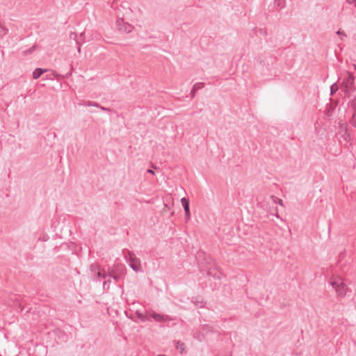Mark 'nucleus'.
<instances>
[{
    "label": "nucleus",
    "mask_w": 356,
    "mask_h": 356,
    "mask_svg": "<svg viewBox=\"0 0 356 356\" xmlns=\"http://www.w3.org/2000/svg\"><path fill=\"white\" fill-rule=\"evenodd\" d=\"M203 254V252H200L198 254L197 257V262L198 265L200 266V268L202 271L206 270L207 271V275L213 277L215 279L220 280L221 279L222 276V273L218 270L217 268L215 261L209 257L206 258L207 264H208V267L206 268H204V266L202 265L200 258L201 257V254Z\"/></svg>",
    "instance_id": "1"
},
{
    "label": "nucleus",
    "mask_w": 356,
    "mask_h": 356,
    "mask_svg": "<svg viewBox=\"0 0 356 356\" xmlns=\"http://www.w3.org/2000/svg\"><path fill=\"white\" fill-rule=\"evenodd\" d=\"M342 86L343 87L344 92L346 93H351L355 90V76L353 74L347 72L346 76L343 79Z\"/></svg>",
    "instance_id": "2"
},
{
    "label": "nucleus",
    "mask_w": 356,
    "mask_h": 356,
    "mask_svg": "<svg viewBox=\"0 0 356 356\" xmlns=\"http://www.w3.org/2000/svg\"><path fill=\"white\" fill-rule=\"evenodd\" d=\"M330 284L335 289L339 296L343 297L346 296L348 288L340 277L332 279Z\"/></svg>",
    "instance_id": "3"
},
{
    "label": "nucleus",
    "mask_w": 356,
    "mask_h": 356,
    "mask_svg": "<svg viewBox=\"0 0 356 356\" xmlns=\"http://www.w3.org/2000/svg\"><path fill=\"white\" fill-rule=\"evenodd\" d=\"M127 262L129 266L136 272L141 270L140 260L137 258L134 254L128 252V255L126 256Z\"/></svg>",
    "instance_id": "4"
},
{
    "label": "nucleus",
    "mask_w": 356,
    "mask_h": 356,
    "mask_svg": "<svg viewBox=\"0 0 356 356\" xmlns=\"http://www.w3.org/2000/svg\"><path fill=\"white\" fill-rule=\"evenodd\" d=\"M117 29L122 33H131L133 30V26L127 22H124L122 19H118L115 22Z\"/></svg>",
    "instance_id": "5"
},
{
    "label": "nucleus",
    "mask_w": 356,
    "mask_h": 356,
    "mask_svg": "<svg viewBox=\"0 0 356 356\" xmlns=\"http://www.w3.org/2000/svg\"><path fill=\"white\" fill-rule=\"evenodd\" d=\"M149 316L157 322H164L170 320L168 316L157 314L154 311H149Z\"/></svg>",
    "instance_id": "6"
},
{
    "label": "nucleus",
    "mask_w": 356,
    "mask_h": 356,
    "mask_svg": "<svg viewBox=\"0 0 356 356\" xmlns=\"http://www.w3.org/2000/svg\"><path fill=\"white\" fill-rule=\"evenodd\" d=\"M181 204L184 207L186 220H188L191 218L189 200L186 197H183V198H181Z\"/></svg>",
    "instance_id": "7"
},
{
    "label": "nucleus",
    "mask_w": 356,
    "mask_h": 356,
    "mask_svg": "<svg viewBox=\"0 0 356 356\" xmlns=\"http://www.w3.org/2000/svg\"><path fill=\"white\" fill-rule=\"evenodd\" d=\"M204 83H195V84L193 86V88H192V90H191V99H193V98H194V97L195 96V93H196V92H197L198 90H200V89L204 87Z\"/></svg>",
    "instance_id": "8"
},
{
    "label": "nucleus",
    "mask_w": 356,
    "mask_h": 356,
    "mask_svg": "<svg viewBox=\"0 0 356 356\" xmlns=\"http://www.w3.org/2000/svg\"><path fill=\"white\" fill-rule=\"evenodd\" d=\"M124 267L123 266H120V270L119 271L118 274H115V275H113L110 277L109 278H113L115 282H118L119 280L121 278V276L124 275Z\"/></svg>",
    "instance_id": "9"
},
{
    "label": "nucleus",
    "mask_w": 356,
    "mask_h": 356,
    "mask_svg": "<svg viewBox=\"0 0 356 356\" xmlns=\"http://www.w3.org/2000/svg\"><path fill=\"white\" fill-rule=\"evenodd\" d=\"M120 270V266L118 267H109L107 270V273L108 275V277L115 275V274H118L119 271Z\"/></svg>",
    "instance_id": "10"
},
{
    "label": "nucleus",
    "mask_w": 356,
    "mask_h": 356,
    "mask_svg": "<svg viewBox=\"0 0 356 356\" xmlns=\"http://www.w3.org/2000/svg\"><path fill=\"white\" fill-rule=\"evenodd\" d=\"M46 71H47V70H44L42 68H36L33 72V78L34 79H37L40 78L41 76V75Z\"/></svg>",
    "instance_id": "11"
},
{
    "label": "nucleus",
    "mask_w": 356,
    "mask_h": 356,
    "mask_svg": "<svg viewBox=\"0 0 356 356\" xmlns=\"http://www.w3.org/2000/svg\"><path fill=\"white\" fill-rule=\"evenodd\" d=\"M136 315L137 317L143 322H145L147 321H149V314H145L139 311L136 312Z\"/></svg>",
    "instance_id": "12"
},
{
    "label": "nucleus",
    "mask_w": 356,
    "mask_h": 356,
    "mask_svg": "<svg viewBox=\"0 0 356 356\" xmlns=\"http://www.w3.org/2000/svg\"><path fill=\"white\" fill-rule=\"evenodd\" d=\"M339 124L341 125V132H344L343 136L345 137V139L350 138V135L348 133V129L346 124H341V122H339Z\"/></svg>",
    "instance_id": "13"
},
{
    "label": "nucleus",
    "mask_w": 356,
    "mask_h": 356,
    "mask_svg": "<svg viewBox=\"0 0 356 356\" xmlns=\"http://www.w3.org/2000/svg\"><path fill=\"white\" fill-rule=\"evenodd\" d=\"M96 275L98 279L103 278L104 280L107 279L108 277L107 271H106L104 269L102 270H99L96 273Z\"/></svg>",
    "instance_id": "14"
},
{
    "label": "nucleus",
    "mask_w": 356,
    "mask_h": 356,
    "mask_svg": "<svg viewBox=\"0 0 356 356\" xmlns=\"http://www.w3.org/2000/svg\"><path fill=\"white\" fill-rule=\"evenodd\" d=\"M275 4L280 9L285 7V0H275Z\"/></svg>",
    "instance_id": "15"
},
{
    "label": "nucleus",
    "mask_w": 356,
    "mask_h": 356,
    "mask_svg": "<svg viewBox=\"0 0 356 356\" xmlns=\"http://www.w3.org/2000/svg\"><path fill=\"white\" fill-rule=\"evenodd\" d=\"M83 105L85 106H95V107H99V104L98 103L95 102H91V101L84 102Z\"/></svg>",
    "instance_id": "16"
},
{
    "label": "nucleus",
    "mask_w": 356,
    "mask_h": 356,
    "mask_svg": "<svg viewBox=\"0 0 356 356\" xmlns=\"http://www.w3.org/2000/svg\"><path fill=\"white\" fill-rule=\"evenodd\" d=\"M111 278L108 277L107 279H106L103 283V288L104 290H108L110 287V285H111Z\"/></svg>",
    "instance_id": "17"
},
{
    "label": "nucleus",
    "mask_w": 356,
    "mask_h": 356,
    "mask_svg": "<svg viewBox=\"0 0 356 356\" xmlns=\"http://www.w3.org/2000/svg\"><path fill=\"white\" fill-rule=\"evenodd\" d=\"M338 89H339V87H338L337 83H333L330 86V95H333L334 94H335L336 92L338 90Z\"/></svg>",
    "instance_id": "18"
},
{
    "label": "nucleus",
    "mask_w": 356,
    "mask_h": 356,
    "mask_svg": "<svg viewBox=\"0 0 356 356\" xmlns=\"http://www.w3.org/2000/svg\"><path fill=\"white\" fill-rule=\"evenodd\" d=\"M8 32V29L4 28L0 24V40L3 38V37L6 35Z\"/></svg>",
    "instance_id": "19"
},
{
    "label": "nucleus",
    "mask_w": 356,
    "mask_h": 356,
    "mask_svg": "<svg viewBox=\"0 0 356 356\" xmlns=\"http://www.w3.org/2000/svg\"><path fill=\"white\" fill-rule=\"evenodd\" d=\"M350 107L353 111V113L355 114V117H356V99H353L350 101Z\"/></svg>",
    "instance_id": "20"
},
{
    "label": "nucleus",
    "mask_w": 356,
    "mask_h": 356,
    "mask_svg": "<svg viewBox=\"0 0 356 356\" xmlns=\"http://www.w3.org/2000/svg\"><path fill=\"white\" fill-rule=\"evenodd\" d=\"M90 270L94 272L95 273L99 271V266L97 264H92L90 265Z\"/></svg>",
    "instance_id": "21"
},
{
    "label": "nucleus",
    "mask_w": 356,
    "mask_h": 356,
    "mask_svg": "<svg viewBox=\"0 0 356 356\" xmlns=\"http://www.w3.org/2000/svg\"><path fill=\"white\" fill-rule=\"evenodd\" d=\"M270 197L273 199L275 203H277L280 205L283 206V201L281 199L277 197L275 195H271Z\"/></svg>",
    "instance_id": "22"
},
{
    "label": "nucleus",
    "mask_w": 356,
    "mask_h": 356,
    "mask_svg": "<svg viewBox=\"0 0 356 356\" xmlns=\"http://www.w3.org/2000/svg\"><path fill=\"white\" fill-rule=\"evenodd\" d=\"M350 123L351 124V125L354 127L356 128V117H355V114L353 113L352 115V118L350 120Z\"/></svg>",
    "instance_id": "23"
},
{
    "label": "nucleus",
    "mask_w": 356,
    "mask_h": 356,
    "mask_svg": "<svg viewBox=\"0 0 356 356\" xmlns=\"http://www.w3.org/2000/svg\"><path fill=\"white\" fill-rule=\"evenodd\" d=\"M193 302L195 305H197L199 303H202L203 302V300L202 298H198V297L193 298Z\"/></svg>",
    "instance_id": "24"
},
{
    "label": "nucleus",
    "mask_w": 356,
    "mask_h": 356,
    "mask_svg": "<svg viewBox=\"0 0 356 356\" xmlns=\"http://www.w3.org/2000/svg\"><path fill=\"white\" fill-rule=\"evenodd\" d=\"M35 48H36V45H33L31 48L24 51V54L26 55L31 54L35 50Z\"/></svg>",
    "instance_id": "25"
},
{
    "label": "nucleus",
    "mask_w": 356,
    "mask_h": 356,
    "mask_svg": "<svg viewBox=\"0 0 356 356\" xmlns=\"http://www.w3.org/2000/svg\"><path fill=\"white\" fill-rule=\"evenodd\" d=\"M337 34L341 36L346 37V34L345 33V32L343 31H341V29L337 31Z\"/></svg>",
    "instance_id": "26"
},
{
    "label": "nucleus",
    "mask_w": 356,
    "mask_h": 356,
    "mask_svg": "<svg viewBox=\"0 0 356 356\" xmlns=\"http://www.w3.org/2000/svg\"><path fill=\"white\" fill-rule=\"evenodd\" d=\"M178 346H177V348H180V349L181 350H183L184 349V343H180V342H178L177 343ZM182 353V351H181Z\"/></svg>",
    "instance_id": "27"
},
{
    "label": "nucleus",
    "mask_w": 356,
    "mask_h": 356,
    "mask_svg": "<svg viewBox=\"0 0 356 356\" xmlns=\"http://www.w3.org/2000/svg\"><path fill=\"white\" fill-rule=\"evenodd\" d=\"M98 108H100V109H101V110H102V111H111V109H110V108H106V107H104V106H100V105H99V106Z\"/></svg>",
    "instance_id": "28"
},
{
    "label": "nucleus",
    "mask_w": 356,
    "mask_h": 356,
    "mask_svg": "<svg viewBox=\"0 0 356 356\" xmlns=\"http://www.w3.org/2000/svg\"><path fill=\"white\" fill-rule=\"evenodd\" d=\"M147 172L149 174L154 175V171L151 169H148Z\"/></svg>",
    "instance_id": "29"
},
{
    "label": "nucleus",
    "mask_w": 356,
    "mask_h": 356,
    "mask_svg": "<svg viewBox=\"0 0 356 356\" xmlns=\"http://www.w3.org/2000/svg\"><path fill=\"white\" fill-rule=\"evenodd\" d=\"M350 4H353L354 6L356 8V0H352V1L350 2Z\"/></svg>",
    "instance_id": "30"
},
{
    "label": "nucleus",
    "mask_w": 356,
    "mask_h": 356,
    "mask_svg": "<svg viewBox=\"0 0 356 356\" xmlns=\"http://www.w3.org/2000/svg\"><path fill=\"white\" fill-rule=\"evenodd\" d=\"M78 51L80 52L81 51V47L80 46L78 47Z\"/></svg>",
    "instance_id": "31"
},
{
    "label": "nucleus",
    "mask_w": 356,
    "mask_h": 356,
    "mask_svg": "<svg viewBox=\"0 0 356 356\" xmlns=\"http://www.w3.org/2000/svg\"><path fill=\"white\" fill-rule=\"evenodd\" d=\"M346 1L350 4V2H351L352 0H346Z\"/></svg>",
    "instance_id": "32"
},
{
    "label": "nucleus",
    "mask_w": 356,
    "mask_h": 356,
    "mask_svg": "<svg viewBox=\"0 0 356 356\" xmlns=\"http://www.w3.org/2000/svg\"><path fill=\"white\" fill-rule=\"evenodd\" d=\"M354 68L356 70V65H354Z\"/></svg>",
    "instance_id": "33"
}]
</instances>
